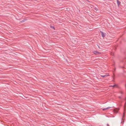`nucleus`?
I'll list each match as a JSON object with an SVG mask.
<instances>
[{
    "label": "nucleus",
    "mask_w": 126,
    "mask_h": 126,
    "mask_svg": "<svg viewBox=\"0 0 126 126\" xmlns=\"http://www.w3.org/2000/svg\"><path fill=\"white\" fill-rule=\"evenodd\" d=\"M78 39L77 38L74 39H73L72 42L75 44H76L77 43V42L78 41Z\"/></svg>",
    "instance_id": "1"
},
{
    "label": "nucleus",
    "mask_w": 126,
    "mask_h": 126,
    "mask_svg": "<svg viewBox=\"0 0 126 126\" xmlns=\"http://www.w3.org/2000/svg\"><path fill=\"white\" fill-rule=\"evenodd\" d=\"M93 53L95 54H101V53L98 52L97 51H94L93 52Z\"/></svg>",
    "instance_id": "2"
},
{
    "label": "nucleus",
    "mask_w": 126,
    "mask_h": 126,
    "mask_svg": "<svg viewBox=\"0 0 126 126\" xmlns=\"http://www.w3.org/2000/svg\"><path fill=\"white\" fill-rule=\"evenodd\" d=\"M101 34L102 36L104 37H105V33H104L100 31Z\"/></svg>",
    "instance_id": "3"
},
{
    "label": "nucleus",
    "mask_w": 126,
    "mask_h": 126,
    "mask_svg": "<svg viewBox=\"0 0 126 126\" xmlns=\"http://www.w3.org/2000/svg\"><path fill=\"white\" fill-rule=\"evenodd\" d=\"M109 76V74H106L105 75H101V76L102 77H106V76Z\"/></svg>",
    "instance_id": "4"
},
{
    "label": "nucleus",
    "mask_w": 126,
    "mask_h": 126,
    "mask_svg": "<svg viewBox=\"0 0 126 126\" xmlns=\"http://www.w3.org/2000/svg\"><path fill=\"white\" fill-rule=\"evenodd\" d=\"M117 3L118 6L120 4L121 2L119 1L118 0H117Z\"/></svg>",
    "instance_id": "5"
},
{
    "label": "nucleus",
    "mask_w": 126,
    "mask_h": 126,
    "mask_svg": "<svg viewBox=\"0 0 126 126\" xmlns=\"http://www.w3.org/2000/svg\"><path fill=\"white\" fill-rule=\"evenodd\" d=\"M111 108V107H108L106 108L103 109H102V110H107V109H109L110 108Z\"/></svg>",
    "instance_id": "6"
},
{
    "label": "nucleus",
    "mask_w": 126,
    "mask_h": 126,
    "mask_svg": "<svg viewBox=\"0 0 126 126\" xmlns=\"http://www.w3.org/2000/svg\"><path fill=\"white\" fill-rule=\"evenodd\" d=\"M125 100L126 101V102H125V105L124 106V109H125V108H126V97L125 98Z\"/></svg>",
    "instance_id": "7"
},
{
    "label": "nucleus",
    "mask_w": 126,
    "mask_h": 126,
    "mask_svg": "<svg viewBox=\"0 0 126 126\" xmlns=\"http://www.w3.org/2000/svg\"><path fill=\"white\" fill-rule=\"evenodd\" d=\"M27 20V19H25L21 21V22L22 23L24 22L25 21H26Z\"/></svg>",
    "instance_id": "8"
},
{
    "label": "nucleus",
    "mask_w": 126,
    "mask_h": 126,
    "mask_svg": "<svg viewBox=\"0 0 126 126\" xmlns=\"http://www.w3.org/2000/svg\"><path fill=\"white\" fill-rule=\"evenodd\" d=\"M117 85H110V87H114L115 86H116Z\"/></svg>",
    "instance_id": "9"
},
{
    "label": "nucleus",
    "mask_w": 126,
    "mask_h": 126,
    "mask_svg": "<svg viewBox=\"0 0 126 126\" xmlns=\"http://www.w3.org/2000/svg\"><path fill=\"white\" fill-rule=\"evenodd\" d=\"M94 9L96 11H97L98 10L97 8L96 7H95Z\"/></svg>",
    "instance_id": "10"
},
{
    "label": "nucleus",
    "mask_w": 126,
    "mask_h": 126,
    "mask_svg": "<svg viewBox=\"0 0 126 126\" xmlns=\"http://www.w3.org/2000/svg\"><path fill=\"white\" fill-rule=\"evenodd\" d=\"M50 27L51 28H53V29H54V27L52 26H50Z\"/></svg>",
    "instance_id": "11"
},
{
    "label": "nucleus",
    "mask_w": 126,
    "mask_h": 126,
    "mask_svg": "<svg viewBox=\"0 0 126 126\" xmlns=\"http://www.w3.org/2000/svg\"><path fill=\"white\" fill-rule=\"evenodd\" d=\"M118 111L117 110H115L114 111V112H116V113Z\"/></svg>",
    "instance_id": "12"
},
{
    "label": "nucleus",
    "mask_w": 126,
    "mask_h": 126,
    "mask_svg": "<svg viewBox=\"0 0 126 126\" xmlns=\"http://www.w3.org/2000/svg\"><path fill=\"white\" fill-rule=\"evenodd\" d=\"M118 97H119V98L120 99V98H121L122 97H121V96H119Z\"/></svg>",
    "instance_id": "13"
},
{
    "label": "nucleus",
    "mask_w": 126,
    "mask_h": 126,
    "mask_svg": "<svg viewBox=\"0 0 126 126\" xmlns=\"http://www.w3.org/2000/svg\"><path fill=\"white\" fill-rule=\"evenodd\" d=\"M120 93L121 94H123V92H121V91L120 92Z\"/></svg>",
    "instance_id": "14"
},
{
    "label": "nucleus",
    "mask_w": 126,
    "mask_h": 126,
    "mask_svg": "<svg viewBox=\"0 0 126 126\" xmlns=\"http://www.w3.org/2000/svg\"><path fill=\"white\" fill-rule=\"evenodd\" d=\"M107 126H110L108 124H107Z\"/></svg>",
    "instance_id": "15"
},
{
    "label": "nucleus",
    "mask_w": 126,
    "mask_h": 126,
    "mask_svg": "<svg viewBox=\"0 0 126 126\" xmlns=\"http://www.w3.org/2000/svg\"><path fill=\"white\" fill-rule=\"evenodd\" d=\"M88 2H90V1H88Z\"/></svg>",
    "instance_id": "16"
}]
</instances>
